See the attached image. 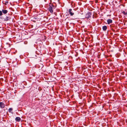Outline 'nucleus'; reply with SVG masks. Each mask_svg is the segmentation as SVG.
<instances>
[{"label":"nucleus","instance_id":"f257e3e1","mask_svg":"<svg viewBox=\"0 0 127 127\" xmlns=\"http://www.w3.org/2000/svg\"><path fill=\"white\" fill-rule=\"evenodd\" d=\"M49 11L51 13L53 12V10L55 8V6H54L53 4H50L49 5Z\"/></svg>","mask_w":127,"mask_h":127},{"label":"nucleus","instance_id":"f03ea898","mask_svg":"<svg viewBox=\"0 0 127 127\" xmlns=\"http://www.w3.org/2000/svg\"><path fill=\"white\" fill-rule=\"evenodd\" d=\"M92 15V13L88 12L86 15V18L88 20H90V18H91Z\"/></svg>","mask_w":127,"mask_h":127},{"label":"nucleus","instance_id":"7ed1b4c3","mask_svg":"<svg viewBox=\"0 0 127 127\" xmlns=\"http://www.w3.org/2000/svg\"><path fill=\"white\" fill-rule=\"evenodd\" d=\"M68 12L70 14V16H72L74 14V13L73 12L71 9H70L68 10Z\"/></svg>","mask_w":127,"mask_h":127},{"label":"nucleus","instance_id":"20e7f679","mask_svg":"<svg viewBox=\"0 0 127 127\" xmlns=\"http://www.w3.org/2000/svg\"><path fill=\"white\" fill-rule=\"evenodd\" d=\"M5 107L4 104L2 102H0V108L1 109L4 108Z\"/></svg>","mask_w":127,"mask_h":127},{"label":"nucleus","instance_id":"39448f33","mask_svg":"<svg viewBox=\"0 0 127 127\" xmlns=\"http://www.w3.org/2000/svg\"><path fill=\"white\" fill-rule=\"evenodd\" d=\"M11 19V17H10L7 16L6 18L4 19V21H8L10 20Z\"/></svg>","mask_w":127,"mask_h":127},{"label":"nucleus","instance_id":"423d86ee","mask_svg":"<svg viewBox=\"0 0 127 127\" xmlns=\"http://www.w3.org/2000/svg\"><path fill=\"white\" fill-rule=\"evenodd\" d=\"M107 22L108 24H109L112 23V20L109 19L107 20Z\"/></svg>","mask_w":127,"mask_h":127},{"label":"nucleus","instance_id":"0eeeda50","mask_svg":"<svg viewBox=\"0 0 127 127\" xmlns=\"http://www.w3.org/2000/svg\"><path fill=\"white\" fill-rule=\"evenodd\" d=\"M15 120L17 122H20L21 120V119L19 117H16L15 119Z\"/></svg>","mask_w":127,"mask_h":127},{"label":"nucleus","instance_id":"6e6552de","mask_svg":"<svg viewBox=\"0 0 127 127\" xmlns=\"http://www.w3.org/2000/svg\"><path fill=\"white\" fill-rule=\"evenodd\" d=\"M2 13L4 14H6L8 12V11L5 9H2Z\"/></svg>","mask_w":127,"mask_h":127},{"label":"nucleus","instance_id":"1a4fd4ad","mask_svg":"<svg viewBox=\"0 0 127 127\" xmlns=\"http://www.w3.org/2000/svg\"><path fill=\"white\" fill-rule=\"evenodd\" d=\"M102 29L104 31H106L107 29V27L106 26H105L102 27Z\"/></svg>","mask_w":127,"mask_h":127},{"label":"nucleus","instance_id":"9d476101","mask_svg":"<svg viewBox=\"0 0 127 127\" xmlns=\"http://www.w3.org/2000/svg\"><path fill=\"white\" fill-rule=\"evenodd\" d=\"M13 110V109L12 108H10L8 109V111L10 113H13V112H12Z\"/></svg>","mask_w":127,"mask_h":127},{"label":"nucleus","instance_id":"9b49d317","mask_svg":"<svg viewBox=\"0 0 127 127\" xmlns=\"http://www.w3.org/2000/svg\"><path fill=\"white\" fill-rule=\"evenodd\" d=\"M124 15H127V11H123L121 12Z\"/></svg>","mask_w":127,"mask_h":127},{"label":"nucleus","instance_id":"f8f14e48","mask_svg":"<svg viewBox=\"0 0 127 127\" xmlns=\"http://www.w3.org/2000/svg\"><path fill=\"white\" fill-rule=\"evenodd\" d=\"M2 11H0V16H1L3 14H2Z\"/></svg>","mask_w":127,"mask_h":127},{"label":"nucleus","instance_id":"ddd939ff","mask_svg":"<svg viewBox=\"0 0 127 127\" xmlns=\"http://www.w3.org/2000/svg\"><path fill=\"white\" fill-rule=\"evenodd\" d=\"M8 105H6V106H7Z\"/></svg>","mask_w":127,"mask_h":127},{"label":"nucleus","instance_id":"4468645a","mask_svg":"<svg viewBox=\"0 0 127 127\" xmlns=\"http://www.w3.org/2000/svg\"><path fill=\"white\" fill-rule=\"evenodd\" d=\"M6 3H8V2L7 1L6 2Z\"/></svg>","mask_w":127,"mask_h":127},{"label":"nucleus","instance_id":"2eb2a0df","mask_svg":"<svg viewBox=\"0 0 127 127\" xmlns=\"http://www.w3.org/2000/svg\"><path fill=\"white\" fill-rule=\"evenodd\" d=\"M122 0H120V1L121 2V1Z\"/></svg>","mask_w":127,"mask_h":127}]
</instances>
